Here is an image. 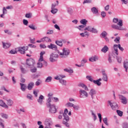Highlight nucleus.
<instances>
[{"mask_svg": "<svg viewBox=\"0 0 128 128\" xmlns=\"http://www.w3.org/2000/svg\"><path fill=\"white\" fill-rule=\"evenodd\" d=\"M68 54H70V50L66 48H63L62 52L59 53L60 58H66Z\"/></svg>", "mask_w": 128, "mask_h": 128, "instance_id": "f257e3e1", "label": "nucleus"}, {"mask_svg": "<svg viewBox=\"0 0 128 128\" xmlns=\"http://www.w3.org/2000/svg\"><path fill=\"white\" fill-rule=\"evenodd\" d=\"M58 58V54L54 52L52 53L50 55V60L51 62H56V58Z\"/></svg>", "mask_w": 128, "mask_h": 128, "instance_id": "f03ea898", "label": "nucleus"}, {"mask_svg": "<svg viewBox=\"0 0 128 128\" xmlns=\"http://www.w3.org/2000/svg\"><path fill=\"white\" fill-rule=\"evenodd\" d=\"M79 92L80 98H88V92L84 90H80Z\"/></svg>", "mask_w": 128, "mask_h": 128, "instance_id": "7ed1b4c3", "label": "nucleus"}, {"mask_svg": "<svg viewBox=\"0 0 128 128\" xmlns=\"http://www.w3.org/2000/svg\"><path fill=\"white\" fill-rule=\"evenodd\" d=\"M60 114H62L64 120H66V122H68L70 120V117L68 116V109L66 108L64 110V113H62V112H60Z\"/></svg>", "mask_w": 128, "mask_h": 128, "instance_id": "20e7f679", "label": "nucleus"}, {"mask_svg": "<svg viewBox=\"0 0 128 128\" xmlns=\"http://www.w3.org/2000/svg\"><path fill=\"white\" fill-rule=\"evenodd\" d=\"M48 108H50L49 109L50 112L51 114H56V108L54 104H52L50 103V106H46Z\"/></svg>", "mask_w": 128, "mask_h": 128, "instance_id": "39448f33", "label": "nucleus"}, {"mask_svg": "<svg viewBox=\"0 0 128 128\" xmlns=\"http://www.w3.org/2000/svg\"><path fill=\"white\" fill-rule=\"evenodd\" d=\"M28 46L18 48V52L22 54H26V50H28Z\"/></svg>", "mask_w": 128, "mask_h": 128, "instance_id": "423d86ee", "label": "nucleus"}, {"mask_svg": "<svg viewBox=\"0 0 128 128\" xmlns=\"http://www.w3.org/2000/svg\"><path fill=\"white\" fill-rule=\"evenodd\" d=\"M108 103L109 104L110 106H111L112 110H116L117 108H118V104L116 103V102H112L110 101H108Z\"/></svg>", "mask_w": 128, "mask_h": 128, "instance_id": "0eeeda50", "label": "nucleus"}, {"mask_svg": "<svg viewBox=\"0 0 128 128\" xmlns=\"http://www.w3.org/2000/svg\"><path fill=\"white\" fill-rule=\"evenodd\" d=\"M52 93H49L48 95V98L47 99L46 104L48 106H50V102H52Z\"/></svg>", "mask_w": 128, "mask_h": 128, "instance_id": "6e6552de", "label": "nucleus"}, {"mask_svg": "<svg viewBox=\"0 0 128 128\" xmlns=\"http://www.w3.org/2000/svg\"><path fill=\"white\" fill-rule=\"evenodd\" d=\"M113 22H114V24H117L118 26H123L122 20H118V18H114Z\"/></svg>", "mask_w": 128, "mask_h": 128, "instance_id": "1a4fd4ad", "label": "nucleus"}, {"mask_svg": "<svg viewBox=\"0 0 128 128\" xmlns=\"http://www.w3.org/2000/svg\"><path fill=\"white\" fill-rule=\"evenodd\" d=\"M26 64L29 68H32L34 64V60L33 59L30 58L29 60H27Z\"/></svg>", "mask_w": 128, "mask_h": 128, "instance_id": "9d476101", "label": "nucleus"}, {"mask_svg": "<svg viewBox=\"0 0 128 128\" xmlns=\"http://www.w3.org/2000/svg\"><path fill=\"white\" fill-rule=\"evenodd\" d=\"M119 98L120 100H122V102L123 104H128V100L126 97L124 96H123L120 95Z\"/></svg>", "mask_w": 128, "mask_h": 128, "instance_id": "9b49d317", "label": "nucleus"}, {"mask_svg": "<svg viewBox=\"0 0 128 128\" xmlns=\"http://www.w3.org/2000/svg\"><path fill=\"white\" fill-rule=\"evenodd\" d=\"M52 118H47L44 120V124L47 126H52Z\"/></svg>", "mask_w": 128, "mask_h": 128, "instance_id": "f8f14e48", "label": "nucleus"}, {"mask_svg": "<svg viewBox=\"0 0 128 128\" xmlns=\"http://www.w3.org/2000/svg\"><path fill=\"white\" fill-rule=\"evenodd\" d=\"M118 44H114L112 48V50H113V52H114L115 54L117 56H118Z\"/></svg>", "mask_w": 128, "mask_h": 128, "instance_id": "ddd939ff", "label": "nucleus"}, {"mask_svg": "<svg viewBox=\"0 0 128 128\" xmlns=\"http://www.w3.org/2000/svg\"><path fill=\"white\" fill-rule=\"evenodd\" d=\"M102 79L103 80H104V82H108V75L106 74V71H104V70H102Z\"/></svg>", "mask_w": 128, "mask_h": 128, "instance_id": "4468645a", "label": "nucleus"}, {"mask_svg": "<svg viewBox=\"0 0 128 128\" xmlns=\"http://www.w3.org/2000/svg\"><path fill=\"white\" fill-rule=\"evenodd\" d=\"M96 60H98V56H92L89 58V61L92 62H96Z\"/></svg>", "mask_w": 128, "mask_h": 128, "instance_id": "2eb2a0df", "label": "nucleus"}, {"mask_svg": "<svg viewBox=\"0 0 128 128\" xmlns=\"http://www.w3.org/2000/svg\"><path fill=\"white\" fill-rule=\"evenodd\" d=\"M34 86V82H31L28 84L27 88L28 90H32Z\"/></svg>", "mask_w": 128, "mask_h": 128, "instance_id": "dca6fc26", "label": "nucleus"}, {"mask_svg": "<svg viewBox=\"0 0 128 128\" xmlns=\"http://www.w3.org/2000/svg\"><path fill=\"white\" fill-rule=\"evenodd\" d=\"M44 98V97L42 95H40L38 100V102L40 104H42V103L44 102L43 100Z\"/></svg>", "mask_w": 128, "mask_h": 128, "instance_id": "f3484780", "label": "nucleus"}, {"mask_svg": "<svg viewBox=\"0 0 128 128\" xmlns=\"http://www.w3.org/2000/svg\"><path fill=\"white\" fill-rule=\"evenodd\" d=\"M112 28H114L115 30H124V28H122V27L120 26H118V25L113 24L112 26Z\"/></svg>", "mask_w": 128, "mask_h": 128, "instance_id": "a211bd4d", "label": "nucleus"}, {"mask_svg": "<svg viewBox=\"0 0 128 128\" xmlns=\"http://www.w3.org/2000/svg\"><path fill=\"white\" fill-rule=\"evenodd\" d=\"M0 106L5 108H8V106L2 100H0Z\"/></svg>", "mask_w": 128, "mask_h": 128, "instance_id": "6ab92c4d", "label": "nucleus"}, {"mask_svg": "<svg viewBox=\"0 0 128 128\" xmlns=\"http://www.w3.org/2000/svg\"><path fill=\"white\" fill-rule=\"evenodd\" d=\"M96 94V92L94 90V89H91L89 92L90 96H91L92 98L94 99V96Z\"/></svg>", "mask_w": 128, "mask_h": 128, "instance_id": "aec40b11", "label": "nucleus"}, {"mask_svg": "<svg viewBox=\"0 0 128 128\" xmlns=\"http://www.w3.org/2000/svg\"><path fill=\"white\" fill-rule=\"evenodd\" d=\"M78 86H81V88H84V90H87L88 91V86H86V85L82 84V83H80L78 84Z\"/></svg>", "mask_w": 128, "mask_h": 128, "instance_id": "412c9836", "label": "nucleus"}, {"mask_svg": "<svg viewBox=\"0 0 128 128\" xmlns=\"http://www.w3.org/2000/svg\"><path fill=\"white\" fill-rule=\"evenodd\" d=\"M6 104H7V106H12L14 104V101H12V99H8L6 100Z\"/></svg>", "mask_w": 128, "mask_h": 128, "instance_id": "4be33fe9", "label": "nucleus"}, {"mask_svg": "<svg viewBox=\"0 0 128 128\" xmlns=\"http://www.w3.org/2000/svg\"><path fill=\"white\" fill-rule=\"evenodd\" d=\"M124 68L126 70V72H128V60H126L124 62Z\"/></svg>", "mask_w": 128, "mask_h": 128, "instance_id": "5701e85b", "label": "nucleus"}, {"mask_svg": "<svg viewBox=\"0 0 128 128\" xmlns=\"http://www.w3.org/2000/svg\"><path fill=\"white\" fill-rule=\"evenodd\" d=\"M20 85L21 86L20 87L21 90L22 92H25L26 90V84L20 83Z\"/></svg>", "mask_w": 128, "mask_h": 128, "instance_id": "b1692460", "label": "nucleus"}, {"mask_svg": "<svg viewBox=\"0 0 128 128\" xmlns=\"http://www.w3.org/2000/svg\"><path fill=\"white\" fill-rule=\"evenodd\" d=\"M48 48L51 50H53V48H54V50H56L58 48V47L56 46V45H54L52 44H50V45H48Z\"/></svg>", "mask_w": 128, "mask_h": 128, "instance_id": "393cba45", "label": "nucleus"}, {"mask_svg": "<svg viewBox=\"0 0 128 128\" xmlns=\"http://www.w3.org/2000/svg\"><path fill=\"white\" fill-rule=\"evenodd\" d=\"M2 46L4 48H8L10 46V43H4L2 42Z\"/></svg>", "mask_w": 128, "mask_h": 128, "instance_id": "a878e982", "label": "nucleus"}, {"mask_svg": "<svg viewBox=\"0 0 128 128\" xmlns=\"http://www.w3.org/2000/svg\"><path fill=\"white\" fill-rule=\"evenodd\" d=\"M91 10L94 14H98V8H96V7H93L92 8Z\"/></svg>", "mask_w": 128, "mask_h": 128, "instance_id": "bb28decb", "label": "nucleus"}, {"mask_svg": "<svg viewBox=\"0 0 128 128\" xmlns=\"http://www.w3.org/2000/svg\"><path fill=\"white\" fill-rule=\"evenodd\" d=\"M42 40H43V42H52V40H50V39L48 37H44L42 38Z\"/></svg>", "mask_w": 128, "mask_h": 128, "instance_id": "cd10ccee", "label": "nucleus"}, {"mask_svg": "<svg viewBox=\"0 0 128 128\" xmlns=\"http://www.w3.org/2000/svg\"><path fill=\"white\" fill-rule=\"evenodd\" d=\"M108 46H104V47L102 49V52H108Z\"/></svg>", "mask_w": 128, "mask_h": 128, "instance_id": "c85d7f7f", "label": "nucleus"}, {"mask_svg": "<svg viewBox=\"0 0 128 128\" xmlns=\"http://www.w3.org/2000/svg\"><path fill=\"white\" fill-rule=\"evenodd\" d=\"M66 78V76L64 75H59L57 76H56L54 78L55 80H62V78Z\"/></svg>", "mask_w": 128, "mask_h": 128, "instance_id": "c756f323", "label": "nucleus"}, {"mask_svg": "<svg viewBox=\"0 0 128 128\" xmlns=\"http://www.w3.org/2000/svg\"><path fill=\"white\" fill-rule=\"evenodd\" d=\"M66 108H72L74 106V104L68 102L66 104Z\"/></svg>", "mask_w": 128, "mask_h": 128, "instance_id": "7c9ffc66", "label": "nucleus"}, {"mask_svg": "<svg viewBox=\"0 0 128 128\" xmlns=\"http://www.w3.org/2000/svg\"><path fill=\"white\" fill-rule=\"evenodd\" d=\"M60 82L63 86H66V81L62 78L60 80Z\"/></svg>", "mask_w": 128, "mask_h": 128, "instance_id": "2f4dec72", "label": "nucleus"}, {"mask_svg": "<svg viewBox=\"0 0 128 128\" xmlns=\"http://www.w3.org/2000/svg\"><path fill=\"white\" fill-rule=\"evenodd\" d=\"M80 22L82 24L86 26L88 22V20H86V19H83L80 20Z\"/></svg>", "mask_w": 128, "mask_h": 128, "instance_id": "473e14b6", "label": "nucleus"}, {"mask_svg": "<svg viewBox=\"0 0 128 128\" xmlns=\"http://www.w3.org/2000/svg\"><path fill=\"white\" fill-rule=\"evenodd\" d=\"M52 76H48L46 78L45 82H52Z\"/></svg>", "mask_w": 128, "mask_h": 128, "instance_id": "72a5a7b5", "label": "nucleus"}, {"mask_svg": "<svg viewBox=\"0 0 128 128\" xmlns=\"http://www.w3.org/2000/svg\"><path fill=\"white\" fill-rule=\"evenodd\" d=\"M56 44L57 46H62V41L56 40Z\"/></svg>", "mask_w": 128, "mask_h": 128, "instance_id": "f704fd0d", "label": "nucleus"}, {"mask_svg": "<svg viewBox=\"0 0 128 128\" xmlns=\"http://www.w3.org/2000/svg\"><path fill=\"white\" fill-rule=\"evenodd\" d=\"M92 28L90 26H88L84 29V30H88V32H92Z\"/></svg>", "mask_w": 128, "mask_h": 128, "instance_id": "c9c22d12", "label": "nucleus"}, {"mask_svg": "<svg viewBox=\"0 0 128 128\" xmlns=\"http://www.w3.org/2000/svg\"><path fill=\"white\" fill-rule=\"evenodd\" d=\"M106 36H108V33H106L105 31L103 32L101 34V36L102 38H104L106 37Z\"/></svg>", "mask_w": 128, "mask_h": 128, "instance_id": "e433bc0d", "label": "nucleus"}, {"mask_svg": "<svg viewBox=\"0 0 128 128\" xmlns=\"http://www.w3.org/2000/svg\"><path fill=\"white\" fill-rule=\"evenodd\" d=\"M20 70L22 74H26V69H24V67H22V66H20Z\"/></svg>", "mask_w": 128, "mask_h": 128, "instance_id": "4c0bfd02", "label": "nucleus"}, {"mask_svg": "<svg viewBox=\"0 0 128 128\" xmlns=\"http://www.w3.org/2000/svg\"><path fill=\"white\" fill-rule=\"evenodd\" d=\"M86 78H87V80L90 82H94V79L92 76H86Z\"/></svg>", "mask_w": 128, "mask_h": 128, "instance_id": "58836bf2", "label": "nucleus"}, {"mask_svg": "<svg viewBox=\"0 0 128 128\" xmlns=\"http://www.w3.org/2000/svg\"><path fill=\"white\" fill-rule=\"evenodd\" d=\"M93 82L95 84H97V86H100V84H102V82H99L98 80H93Z\"/></svg>", "mask_w": 128, "mask_h": 128, "instance_id": "ea45409f", "label": "nucleus"}, {"mask_svg": "<svg viewBox=\"0 0 128 128\" xmlns=\"http://www.w3.org/2000/svg\"><path fill=\"white\" fill-rule=\"evenodd\" d=\"M64 72H70V74H72L74 72V70L66 68V69H64Z\"/></svg>", "mask_w": 128, "mask_h": 128, "instance_id": "a19ab883", "label": "nucleus"}, {"mask_svg": "<svg viewBox=\"0 0 128 128\" xmlns=\"http://www.w3.org/2000/svg\"><path fill=\"white\" fill-rule=\"evenodd\" d=\"M73 108L74 110H78L79 108H80V106H78V105H73Z\"/></svg>", "mask_w": 128, "mask_h": 128, "instance_id": "79ce46f5", "label": "nucleus"}, {"mask_svg": "<svg viewBox=\"0 0 128 128\" xmlns=\"http://www.w3.org/2000/svg\"><path fill=\"white\" fill-rule=\"evenodd\" d=\"M116 112H117L118 116H122V114H123L122 112L120 110H117Z\"/></svg>", "mask_w": 128, "mask_h": 128, "instance_id": "37998d69", "label": "nucleus"}, {"mask_svg": "<svg viewBox=\"0 0 128 128\" xmlns=\"http://www.w3.org/2000/svg\"><path fill=\"white\" fill-rule=\"evenodd\" d=\"M28 28H31V30H36V27H35L33 24L29 25Z\"/></svg>", "mask_w": 128, "mask_h": 128, "instance_id": "c03bdc74", "label": "nucleus"}, {"mask_svg": "<svg viewBox=\"0 0 128 128\" xmlns=\"http://www.w3.org/2000/svg\"><path fill=\"white\" fill-rule=\"evenodd\" d=\"M37 68H42V63L38 62L37 64Z\"/></svg>", "mask_w": 128, "mask_h": 128, "instance_id": "a18cd8bd", "label": "nucleus"}, {"mask_svg": "<svg viewBox=\"0 0 128 128\" xmlns=\"http://www.w3.org/2000/svg\"><path fill=\"white\" fill-rule=\"evenodd\" d=\"M85 26H86V25H80V26H78V30H82V28H85Z\"/></svg>", "mask_w": 128, "mask_h": 128, "instance_id": "49530a36", "label": "nucleus"}, {"mask_svg": "<svg viewBox=\"0 0 128 128\" xmlns=\"http://www.w3.org/2000/svg\"><path fill=\"white\" fill-rule=\"evenodd\" d=\"M103 122L106 126H108V118H103Z\"/></svg>", "mask_w": 128, "mask_h": 128, "instance_id": "de8ad7c7", "label": "nucleus"}, {"mask_svg": "<svg viewBox=\"0 0 128 128\" xmlns=\"http://www.w3.org/2000/svg\"><path fill=\"white\" fill-rule=\"evenodd\" d=\"M120 37H117L114 40V42H115L116 44H120Z\"/></svg>", "mask_w": 128, "mask_h": 128, "instance_id": "09e8293b", "label": "nucleus"}, {"mask_svg": "<svg viewBox=\"0 0 128 128\" xmlns=\"http://www.w3.org/2000/svg\"><path fill=\"white\" fill-rule=\"evenodd\" d=\"M8 12V10H6V8L5 7H4L3 8V9H2V14H6Z\"/></svg>", "mask_w": 128, "mask_h": 128, "instance_id": "8fccbe9b", "label": "nucleus"}, {"mask_svg": "<svg viewBox=\"0 0 128 128\" xmlns=\"http://www.w3.org/2000/svg\"><path fill=\"white\" fill-rule=\"evenodd\" d=\"M25 16L28 18H32V13L26 14Z\"/></svg>", "mask_w": 128, "mask_h": 128, "instance_id": "3c124183", "label": "nucleus"}, {"mask_svg": "<svg viewBox=\"0 0 128 128\" xmlns=\"http://www.w3.org/2000/svg\"><path fill=\"white\" fill-rule=\"evenodd\" d=\"M23 24H24V26H28V20H23Z\"/></svg>", "mask_w": 128, "mask_h": 128, "instance_id": "603ef678", "label": "nucleus"}, {"mask_svg": "<svg viewBox=\"0 0 128 128\" xmlns=\"http://www.w3.org/2000/svg\"><path fill=\"white\" fill-rule=\"evenodd\" d=\"M56 3L52 4L51 12H54V8H56Z\"/></svg>", "mask_w": 128, "mask_h": 128, "instance_id": "864d4df0", "label": "nucleus"}, {"mask_svg": "<svg viewBox=\"0 0 128 128\" xmlns=\"http://www.w3.org/2000/svg\"><path fill=\"white\" fill-rule=\"evenodd\" d=\"M1 90H4V92H10V91L6 90V87L4 86L1 88Z\"/></svg>", "mask_w": 128, "mask_h": 128, "instance_id": "5fc2aeb1", "label": "nucleus"}, {"mask_svg": "<svg viewBox=\"0 0 128 128\" xmlns=\"http://www.w3.org/2000/svg\"><path fill=\"white\" fill-rule=\"evenodd\" d=\"M63 124H65L67 128H70V124L68 123V122L63 121Z\"/></svg>", "mask_w": 128, "mask_h": 128, "instance_id": "6e6d98bb", "label": "nucleus"}, {"mask_svg": "<svg viewBox=\"0 0 128 128\" xmlns=\"http://www.w3.org/2000/svg\"><path fill=\"white\" fill-rule=\"evenodd\" d=\"M92 2V0H84L83 4H90Z\"/></svg>", "mask_w": 128, "mask_h": 128, "instance_id": "4d7b16f0", "label": "nucleus"}, {"mask_svg": "<svg viewBox=\"0 0 128 128\" xmlns=\"http://www.w3.org/2000/svg\"><path fill=\"white\" fill-rule=\"evenodd\" d=\"M1 116L3 118H8V115L4 114H2Z\"/></svg>", "mask_w": 128, "mask_h": 128, "instance_id": "13d9d810", "label": "nucleus"}, {"mask_svg": "<svg viewBox=\"0 0 128 128\" xmlns=\"http://www.w3.org/2000/svg\"><path fill=\"white\" fill-rule=\"evenodd\" d=\"M91 32H94V34H96V32H98V31L96 30V29L92 28V29L91 30Z\"/></svg>", "mask_w": 128, "mask_h": 128, "instance_id": "bf43d9fd", "label": "nucleus"}, {"mask_svg": "<svg viewBox=\"0 0 128 128\" xmlns=\"http://www.w3.org/2000/svg\"><path fill=\"white\" fill-rule=\"evenodd\" d=\"M0 126H2V128H4V125L2 124V120L0 118Z\"/></svg>", "mask_w": 128, "mask_h": 128, "instance_id": "052dcab7", "label": "nucleus"}, {"mask_svg": "<svg viewBox=\"0 0 128 128\" xmlns=\"http://www.w3.org/2000/svg\"><path fill=\"white\" fill-rule=\"evenodd\" d=\"M10 52L12 54H16V51L12 50H11Z\"/></svg>", "mask_w": 128, "mask_h": 128, "instance_id": "680f3d73", "label": "nucleus"}, {"mask_svg": "<svg viewBox=\"0 0 128 128\" xmlns=\"http://www.w3.org/2000/svg\"><path fill=\"white\" fill-rule=\"evenodd\" d=\"M51 12L54 14H56V12H58V9L53 8V11L52 12Z\"/></svg>", "mask_w": 128, "mask_h": 128, "instance_id": "e2e57ef3", "label": "nucleus"}, {"mask_svg": "<svg viewBox=\"0 0 128 128\" xmlns=\"http://www.w3.org/2000/svg\"><path fill=\"white\" fill-rule=\"evenodd\" d=\"M116 60L119 64L122 62V58L120 57H117Z\"/></svg>", "mask_w": 128, "mask_h": 128, "instance_id": "0e129e2a", "label": "nucleus"}, {"mask_svg": "<svg viewBox=\"0 0 128 128\" xmlns=\"http://www.w3.org/2000/svg\"><path fill=\"white\" fill-rule=\"evenodd\" d=\"M98 116L100 120V122H102V114H100V113H98Z\"/></svg>", "mask_w": 128, "mask_h": 128, "instance_id": "69168bd1", "label": "nucleus"}, {"mask_svg": "<svg viewBox=\"0 0 128 128\" xmlns=\"http://www.w3.org/2000/svg\"><path fill=\"white\" fill-rule=\"evenodd\" d=\"M30 72H36V68H32Z\"/></svg>", "mask_w": 128, "mask_h": 128, "instance_id": "338daca9", "label": "nucleus"}, {"mask_svg": "<svg viewBox=\"0 0 128 128\" xmlns=\"http://www.w3.org/2000/svg\"><path fill=\"white\" fill-rule=\"evenodd\" d=\"M123 128H128V124L124 123L123 124Z\"/></svg>", "mask_w": 128, "mask_h": 128, "instance_id": "774afa93", "label": "nucleus"}]
</instances>
